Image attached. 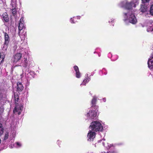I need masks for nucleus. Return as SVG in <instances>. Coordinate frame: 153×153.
I'll return each instance as SVG.
<instances>
[{"mask_svg": "<svg viewBox=\"0 0 153 153\" xmlns=\"http://www.w3.org/2000/svg\"><path fill=\"white\" fill-rule=\"evenodd\" d=\"M124 21L126 23H127L128 21L133 24H135L137 20L134 15L130 11L124 13Z\"/></svg>", "mask_w": 153, "mask_h": 153, "instance_id": "nucleus-1", "label": "nucleus"}, {"mask_svg": "<svg viewBox=\"0 0 153 153\" xmlns=\"http://www.w3.org/2000/svg\"><path fill=\"white\" fill-rule=\"evenodd\" d=\"M138 4L137 0H132L130 2H128L127 0H125L120 3V6L126 9H129L133 7H135Z\"/></svg>", "mask_w": 153, "mask_h": 153, "instance_id": "nucleus-2", "label": "nucleus"}, {"mask_svg": "<svg viewBox=\"0 0 153 153\" xmlns=\"http://www.w3.org/2000/svg\"><path fill=\"white\" fill-rule=\"evenodd\" d=\"M89 129L94 131H101L103 130V127L99 122L95 121L92 122L89 127Z\"/></svg>", "mask_w": 153, "mask_h": 153, "instance_id": "nucleus-3", "label": "nucleus"}, {"mask_svg": "<svg viewBox=\"0 0 153 153\" xmlns=\"http://www.w3.org/2000/svg\"><path fill=\"white\" fill-rule=\"evenodd\" d=\"M98 111L97 109H96L92 108L88 112L86 116L88 119L94 120L97 119V112Z\"/></svg>", "mask_w": 153, "mask_h": 153, "instance_id": "nucleus-4", "label": "nucleus"}, {"mask_svg": "<svg viewBox=\"0 0 153 153\" xmlns=\"http://www.w3.org/2000/svg\"><path fill=\"white\" fill-rule=\"evenodd\" d=\"M6 95L5 91L3 89H0V114L2 113L4 111L3 105L5 101Z\"/></svg>", "mask_w": 153, "mask_h": 153, "instance_id": "nucleus-5", "label": "nucleus"}, {"mask_svg": "<svg viewBox=\"0 0 153 153\" xmlns=\"http://www.w3.org/2000/svg\"><path fill=\"white\" fill-rule=\"evenodd\" d=\"M4 43L3 48L5 50H6L7 48V45L9 44L10 39L8 34L5 33L4 34Z\"/></svg>", "mask_w": 153, "mask_h": 153, "instance_id": "nucleus-6", "label": "nucleus"}, {"mask_svg": "<svg viewBox=\"0 0 153 153\" xmlns=\"http://www.w3.org/2000/svg\"><path fill=\"white\" fill-rule=\"evenodd\" d=\"M23 109V105L22 104L16 105L13 110V112L15 114L19 115L22 111Z\"/></svg>", "mask_w": 153, "mask_h": 153, "instance_id": "nucleus-7", "label": "nucleus"}, {"mask_svg": "<svg viewBox=\"0 0 153 153\" xmlns=\"http://www.w3.org/2000/svg\"><path fill=\"white\" fill-rule=\"evenodd\" d=\"M12 7L11 13L13 16H15L17 12L16 11L17 6L16 5V1L12 0L11 1Z\"/></svg>", "mask_w": 153, "mask_h": 153, "instance_id": "nucleus-8", "label": "nucleus"}, {"mask_svg": "<svg viewBox=\"0 0 153 153\" xmlns=\"http://www.w3.org/2000/svg\"><path fill=\"white\" fill-rule=\"evenodd\" d=\"M95 133L94 131L91 129H90L88 134V140L92 141L93 139L95 137Z\"/></svg>", "mask_w": 153, "mask_h": 153, "instance_id": "nucleus-9", "label": "nucleus"}, {"mask_svg": "<svg viewBox=\"0 0 153 153\" xmlns=\"http://www.w3.org/2000/svg\"><path fill=\"white\" fill-rule=\"evenodd\" d=\"M148 67L150 69H153V53L151 57L149 59L148 62Z\"/></svg>", "mask_w": 153, "mask_h": 153, "instance_id": "nucleus-10", "label": "nucleus"}, {"mask_svg": "<svg viewBox=\"0 0 153 153\" xmlns=\"http://www.w3.org/2000/svg\"><path fill=\"white\" fill-rule=\"evenodd\" d=\"M22 55L21 53H17L14 56L13 59V62H18L21 58Z\"/></svg>", "mask_w": 153, "mask_h": 153, "instance_id": "nucleus-11", "label": "nucleus"}, {"mask_svg": "<svg viewBox=\"0 0 153 153\" xmlns=\"http://www.w3.org/2000/svg\"><path fill=\"white\" fill-rule=\"evenodd\" d=\"M97 98L96 97H94L91 102V104L92 105V108H94V109H97L98 108V106L95 105L97 101Z\"/></svg>", "mask_w": 153, "mask_h": 153, "instance_id": "nucleus-12", "label": "nucleus"}, {"mask_svg": "<svg viewBox=\"0 0 153 153\" xmlns=\"http://www.w3.org/2000/svg\"><path fill=\"white\" fill-rule=\"evenodd\" d=\"M147 9V7L144 4H143L141 5V7L140 10L142 13L146 12Z\"/></svg>", "mask_w": 153, "mask_h": 153, "instance_id": "nucleus-13", "label": "nucleus"}, {"mask_svg": "<svg viewBox=\"0 0 153 153\" xmlns=\"http://www.w3.org/2000/svg\"><path fill=\"white\" fill-rule=\"evenodd\" d=\"M17 90L19 91H21L23 90L24 88L21 82H18L17 84Z\"/></svg>", "mask_w": 153, "mask_h": 153, "instance_id": "nucleus-14", "label": "nucleus"}, {"mask_svg": "<svg viewBox=\"0 0 153 153\" xmlns=\"http://www.w3.org/2000/svg\"><path fill=\"white\" fill-rule=\"evenodd\" d=\"M5 55L3 53H1L0 55V65L4 61Z\"/></svg>", "mask_w": 153, "mask_h": 153, "instance_id": "nucleus-15", "label": "nucleus"}, {"mask_svg": "<svg viewBox=\"0 0 153 153\" xmlns=\"http://www.w3.org/2000/svg\"><path fill=\"white\" fill-rule=\"evenodd\" d=\"M3 19L6 22H8L9 21L8 16L6 13H4L3 15Z\"/></svg>", "mask_w": 153, "mask_h": 153, "instance_id": "nucleus-16", "label": "nucleus"}, {"mask_svg": "<svg viewBox=\"0 0 153 153\" xmlns=\"http://www.w3.org/2000/svg\"><path fill=\"white\" fill-rule=\"evenodd\" d=\"M14 100H15V103L16 105H19L18 104V100H19V96L17 95H15L14 98Z\"/></svg>", "mask_w": 153, "mask_h": 153, "instance_id": "nucleus-17", "label": "nucleus"}, {"mask_svg": "<svg viewBox=\"0 0 153 153\" xmlns=\"http://www.w3.org/2000/svg\"><path fill=\"white\" fill-rule=\"evenodd\" d=\"M24 27V24L23 22H20L19 24V31L21 30Z\"/></svg>", "mask_w": 153, "mask_h": 153, "instance_id": "nucleus-18", "label": "nucleus"}, {"mask_svg": "<svg viewBox=\"0 0 153 153\" xmlns=\"http://www.w3.org/2000/svg\"><path fill=\"white\" fill-rule=\"evenodd\" d=\"M90 80L89 78H86L85 79H84L83 82L82 84H83L84 85H85V84L88 82V81Z\"/></svg>", "mask_w": 153, "mask_h": 153, "instance_id": "nucleus-19", "label": "nucleus"}, {"mask_svg": "<svg viewBox=\"0 0 153 153\" xmlns=\"http://www.w3.org/2000/svg\"><path fill=\"white\" fill-rule=\"evenodd\" d=\"M3 133V128L2 124L0 123V135H1Z\"/></svg>", "mask_w": 153, "mask_h": 153, "instance_id": "nucleus-20", "label": "nucleus"}, {"mask_svg": "<svg viewBox=\"0 0 153 153\" xmlns=\"http://www.w3.org/2000/svg\"><path fill=\"white\" fill-rule=\"evenodd\" d=\"M150 12V14L153 16V3L151 5Z\"/></svg>", "mask_w": 153, "mask_h": 153, "instance_id": "nucleus-21", "label": "nucleus"}, {"mask_svg": "<svg viewBox=\"0 0 153 153\" xmlns=\"http://www.w3.org/2000/svg\"><path fill=\"white\" fill-rule=\"evenodd\" d=\"M9 136L8 133L6 132L5 134V135L4 137V140H5L8 138Z\"/></svg>", "mask_w": 153, "mask_h": 153, "instance_id": "nucleus-22", "label": "nucleus"}, {"mask_svg": "<svg viewBox=\"0 0 153 153\" xmlns=\"http://www.w3.org/2000/svg\"><path fill=\"white\" fill-rule=\"evenodd\" d=\"M76 77L77 78H79L80 76V73L79 71L76 72Z\"/></svg>", "mask_w": 153, "mask_h": 153, "instance_id": "nucleus-23", "label": "nucleus"}, {"mask_svg": "<svg viewBox=\"0 0 153 153\" xmlns=\"http://www.w3.org/2000/svg\"><path fill=\"white\" fill-rule=\"evenodd\" d=\"M147 30L148 32L153 31V27H152L151 26L149 27L147 29Z\"/></svg>", "mask_w": 153, "mask_h": 153, "instance_id": "nucleus-24", "label": "nucleus"}, {"mask_svg": "<svg viewBox=\"0 0 153 153\" xmlns=\"http://www.w3.org/2000/svg\"><path fill=\"white\" fill-rule=\"evenodd\" d=\"M74 68L76 72L79 71L78 68L77 66H74Z\"/></svg>", "mask_w": 153, "mask_h": 153, "instance_id": "nucleus-25", "label": "nucleus"}, {"mask_svg": "<svg viewBox=\"0 0 153 153\" xmlns=\"http://www.w3.org/2000/svg\"><path fill=\"white\" fill-rule=\"evenodd\" d=\"M24 62L25 63V65L26 66L27 63V58H24Z\"/></svg>", "mask_w": 153, "mask_h": 153, "instance_id": "nucleus-26", "label": "nucleus"}, {"mask_svg": "<svg viewBox=\"0 0 153 153\" xmlns=\"http://www.w3.org/2000/svg\"><path fill=\"white\" fill-rule=\"evenodd\" d=\"M16 144L18 146V147H20L22 145L19 142H16Z\"/></svg>", "mask_w": 153, "mask_h": 153, "instance_id": "nucleus-27", "label": "nucleus"}, {"mask_svg": "<svg viewBox=\"0 0 153 153\" xmlns=\"http://www.w3.org/2000/svg\"><path fill=\"white\" fill-rule=\"evenodd\" d=\"M20 22H23V23H24V19L23 18H22L20 19Z\"/></svg>", "mask_w": 153, "mask_h": 153, "instance_id": "nucleus-28", "label": "nucleus"}, {"mask_svg": "<svg viewBox=\"0 0 153 153\" xmlns=\"http://www.w3.org/2000/svg\"><path fill=\"white\" fill-rule=\"evenodd\" d=\"M74 20H73V18H71L70 19V22L72 23H75V22L74 21Z\"/></svg>", "mask_w": 153, "mask_h": 153, "instance_id": "nucleus-29", "label": "nucleus"}, {"mask_svg": "<svg viewBox=\"0 0 153 153\" xmlns=\"http://www.w3.org/2000/svg\"><path fill=\"white\" fill-rule=\"evenodd\" d=\"M107 145H108L107 146H108V148H110L113 146L112 144H110L109 145L108 143H107Z\"/></svg>", "mask_w": 153, "mask_h": 153, "instance_id": "nucleus-30", "label": "nucleus"}, {"mask_svg": "<svg viewBox=\"0 0 153 153\" xmlns=\"http://www.w3.org/2000/svg\"><path fill=\"white\" fill-rule=\"evenodd\" d=\"M105 143L104 142H103V141L102 142V144L103 145V146H104L106 147L107 148H108V147L106 145H105L104 144Z\"/></svg>", "mask_w": 153, "mask_h": 153, "instance_id": "nucleus-31", "label": "nucleus"}, {"mask_svg": "<svg viewBox=\"0 0 153 153\" xmlns=\"http://www.w3.org/2000/svg\"><path fill=\"white\" fill-rule=\"evenodd\" d=\"M105 139H103L102 140H101L100 141H98V142L99 143H100L101 142H102V141H105Z\"/></svg>", "mask_w": 153, "mask_h": 153, "instance_id": "nucleus-32", "label": "nucleus"}, {"mask_svg": "<svg viewBox=\"0 0 153 153\" xmlns=\"http://www.w3.org/2000/svg\"><path fill=\"white\" fill-rule=\"evenodd\" d=\"M114 20V19H111V21H110V20L109 21V22H111L112 21H113Z\"/></svg>", "mask_w": 153, "mask_h": 153, "instance_id": "nucleus-33", "label": "nucleus"}, {"mask_svg": "<svg viewBox=\"0 0 153 153\" xmlns=\"http://www.w3.org/2000/svg\"><path fill=\"white\" fill-rule=\"evenodd\" d=\"M102 100H103V101H104V102H105V101H106V99H105V98H103V99H102Z\"/></svg>", "mask_w": 153, "mask_h": 153, "instance_id": "nucleus-34", "label": "nucleus"}, {"mask_svg": "<svg viewBox=\"0 0 153 153\" xmlns=\"http://www.w3.org/2000/svg\"><path fill=\"white\" fill-rule=\"evenodd\" d=\"M76 18L77 19H79L80 18V16H77L76 17Z\"/></svg>", "mask_w": 153, "mask_h": 153, "instance_id": "nucleus-35", "label": "nucleus"}, {"mask_svg": "<svg viewBox=\"0 0 153 153\" xmlns=\"http://www.w3.org/2000/svg\"><path fill=\"white\" fill-rule=\"evenodd\" d=\"M101 153H108V152H101Z\"/></svg>", "mask_w": 153, "mask_h": 153, "instance_id": "nucleus-36", "label": "nucleus"}, {"mask_svg": "<svg viewBox=\"0 0 153 153\" xmlns=\"http://www.w3.org/2000/svg\"><path fill=\"white\" fill-rule=\"evenodd\" d=\"M10 147L11 148H13V147H12V146H10Z\"/></svg>", "mask_w": 153, "mask_h": 153, "instance_id": "nucleus-37", "label": "nucleus"}, {"mask_svg": "<svg viewBox=\"0 0 153 153\" xmlns=\"http://www.w3.org/2000/svg\"><path fill=\"white\" fill-rule=\"evenodd\" d=\"M25 39V38H24V39H23V38H21V39H22V40L24 39Z\"/></svg>", "mask_w": 153, "mask_h": 153, "instance_id": "nucleus-38", "label": "nucleus"}, {"mask_svg": "<svg viewBox=\"0 0 153 153\" xmlns=\"http://www.w3.org/2000/svg\"><path fill=\"white\" fill-rule=\"evenodd\" d=\"M1 139L0 138V144H1Z\"/></svg>", "mask_w": 153, "mask_h": 153, "instance_id": "nucleus-39", "label": "nucleus"}]
</instances>
